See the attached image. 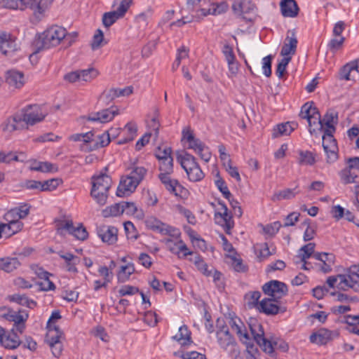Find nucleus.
I'll use <instances>...</instances> for the list:
<instances>
[{
    "label": "nucleus",
    "mask_w": 359,
    "mask_h": 359,
    "mask_svg": "<svg viewBox=\"0 0 359 359\" xmlns=\"http://www.w3.org/2000/svg\"><path fill=\"white\" fill-rule=\"evenodd\" d=\"M186 173L189 180L194 182L202 180L205 176L199 165H197L194 168H191V170L186 172Z\"/></svg>",
    "instance_id": "obj_52"
},
{
    "label": "nucleus",
    "mask_w": 359,
    "mask_h": 359,
    "mask_svg": "<svg viewBox=\"0 0 359 359\" xmlns=\"http://www.w3.org/2000/svg\"><path fill=\"white\" fill-rule=\"evenodd\" d=\"M177 160L186 172L198 165L195 157L187 152L178 154Z\"/></svg>",
    "instance_id": "obj_34"
},
{
    "label": "nucleus",
    "mask_w": 359,
    "mask_h": 359,
    "mask_svg": "<svg viewBox=\"0 0 359 359\" xmlns=\"http://www.w3.org/2000/svg\"><path fill=\"white\" fill-rule=\"evenodd\" d=\"M133 92V86H126L123 88H111L104 92L103 96L110 101L120 97H127Z\"/></svg>",
    "instance_id": "obj_28"
},
{
    "label": "nucleus",
    "mask_w": 359,
    "mask_h": 359,
    "mask_svg": "<svg viewBox=\"0 0 359 359\" xmlns=\"http://www.w3.org/2000/svg\"><path fill=\"white\" fill-rule=\"evenodd\" d=\"M281 224L279 222H275L264 226L263 231L266 234L273 236L278 233Z\"/></svg>",
    "instance_id": "obj_60"
},
{
    "label": "nucleus",
    "mask_w": 359,
    "mask_h": 359,
    "mask_svg": "<svg viewBox=\"0 0 359 359\" xmlns=\"http://www.w3.org/2000/svg\"><path fill=\"white\" fill-rule=\"evenodd\" d=\"M318 109L317 107L313 106V102H306L301 108V111L299 113V116L303 119H306L307 121L311 118V116L315 115L318 112Z\"/></svg>",
    "instance_id": "obj_45"
},
{
    "label": "nucleus",
    "mask_w": 359,
    "mask_h": 359,
    "mask_svg": "<svg viewBox=\"0 0 359 359\" xmlns=\"http://www.w3.org/2000/svg\"><path fill=\"white\" fill-rule=\"evenodd\" d=\"M182 140L188 142V148L193 149L198 154L201 158L205 162H208L211 157V153L208 147L199 139L196 138L193 133L187 129L182 131Z\"/></svg>",
    "instance_id": "obj_9"
},
{
    "label": "nucleus",
    "mask_w": 359,
    "mask_h": 359,
    "mask_svg": "<svg viewBox=\"0 0 359 359\" xmlns=\"http://www.w3.org/2000/svg\"><path fill=\"white\" fill-rule=\"evenodd\" d=\"M3 132L11 134L16 130H22L26 129L25 123L22 121L18 113L7 118L1 125Z\"/></svg>",
    "instance_id": "obj_21"
},
{
    "label": "nucleus",
    "mask_w": 359,
    "mask_h": 359,
    "mask_svg": "<svg viewBox=\"0 0 359 359\" xmlns=\"http://www.w3.org/2000/svg\"><path fill=\"white\" fill-rule=\"evenodd\" d=\"M315 162V157L311 151H302L299 152V163L300 165H312Z\"/></svg>",
    "instance_id": "obj_56"
},
{
    "label": "nucleus",
    "mask_w": 359,
    "mask_h": 359,
    "mask_svg": "<svg viewBox=\"0 0 359 359\" xmlns=\"http://www.w3.org/2000/svg\"><path fill=\"white\" fill-rule=\"evenodd\" d=\"M128 170H130V172L127 175L139 184L144 180L147 173V170L144 167L139 166L136 164H133L128 168Z\"/></svg>",
    "instance_id": "obj_38"
},
{
    "label": "nucleus",
    "mask_w": 359,
    "mask_h": 359,
    "mask_svg": "<svg viewBox=\"0 0 359 359\" xmlns=\"http://www.w3.org/2000/svg\"><path fill=\"white\" fill-rule=\"evenodd\" d=\"M123 214L130 216H134L139 219L144 217V212L141 208H139L133 202L123 201Z\"/></svg>",
    "instance_id": "obj_33"
},
{
    "label": "nucleus",
    "mask_w": 359,
    "mask_h": 359,
    "mask_svg": "<svg viewBox=\"0 0 359 359\" xmlns=\"http://www.w3.org/2000/svg\"><path fill=\"white\" fill-rule=\"evenodd\" d=\"M327 283L331 288L336 285L338 289L344 291L351 288L359 292V265L350 267L344 274L330 276L327 279Z\"/></svg>",
    "instance_id": "obj_4"
},
{
    "label": "nucleus",
    "mask_w": 359,
    "mask_h": 359,
    "mask_svg": "<svg viewBox=\"0 0 359 359\" xmlns=\"http://www.w3.org/2000/svg\"><path fill=\"white\" fill-rule=\"evenodd\" d=\"M139 292L140 290L138 287L130 285H123L118 290L120 297L133 295Z\"/></svg>",
    "instance_id": "obj_59"
},
{
    "label": "nucleus",
    "mask_w": 359,
    "mask_h": 359,
    "mask_svg": "<svg viewBox=\"0 0 359 359\" xmlns=\"http://www.w3.org/2000/svg\"><path fill=\"white\" fill-rule=\"evenodd\" d=\"M135 270L134 264L132 263L122 266L117 275L118 282L125 283L128 280L130 276L135 272Z\"/></svg>",
    "instance_id": "obj_44"
},
{
    "label": "nucleus",
    "mask_w": 359,
    "mask_h": 359,
    "mask_svg": "<svg viewBox=\"0 0 359 359\" xmlns=\"http://www.w3.org/2000/svg\"><path fill=\"white\" fill-rule=\"evenodd\" d=\"M0 344L6 348L15 349L18 348L20 344V339L18 334L15 332H4L2 336V339L0 340Z\"/></svg>",
    "instance_id": "obj_27"
},
{
    "label": "nucleus",
    "mask_w": 359,
    "mask_h": 359,
    "mask_svg": "<svg viewBox=\"0 0 359 359\" xmlns=\"http://www.w3.org/2000/svg\"><path fill=\"white\" fill-rule=\"evenodd\" d=\"M188 53L189 49L184 46L178 48L174 65L177 67L182 65V67H185L188 62Z\"/></svg>",
    "instance_id": "obj_46"
},
{
    "label": "nucleus",
    "mask_w": 359,
    "mask_h": 359,
    "mask_svg": "<svg viewBox=\"0 0 359 359\" xmlns=\"http://www.w3.org/2000/svg\"><path fill=\"white\" fill-rule=\"evenodd\" d=\"M313 258L316 260L320 261L323 264H328V265H332L334 264V256L331 253H320L316 252L313 254ZM327 267L329 266H327Z\"/></svg>",
    "instance_id": "obj_57"
},
{
    "label": "nucleus",
    "mask_w": 359,
    "mask_h": 359,
    "mask_svg": "<svg viewBox=\"0 0 359 359\" xmlns=\"http://www.w3.org/2000/svg\"><path fill=\"white\" fill-rule=\"evenodd\" d=\"M145 225L148 229L157 231L163 235H168L170 236H177L180 235L179 229L162 222L154 216H149L145 219Z\"/></svg>",
    "instance_id": "obj_13"
},
{
    "label": "nucleus",
    "mask_w": 359,
    "mask_h": 359,
    "mask_svg": "<svg viewBox=\"0 0 359 359\" xmlns=\"http://www.w3.org/2000/svg\"><path fill=\"white\" fill-rule=\"evenodd\" d=\"M138 185V183L126 175L120 181L116 195L119 197L129 196L135 191Z\"/></svg>",
    "instance_id": "obj_24"
},
{
    "label": "nucleus",
    "mask_w": 359,
    "mask_h": 359,
    "mask_svg": "<svg viewBox=\"0 0 359 359\" xmlns=\"http://www.w3.org/2000/svg\"><path fill=\"white\" fill-rule=\"evenodd\" d=\"M137 127L134 122L128 123L123 130L126 137L118 140V144H123L134 140L137 135Z\"/></svg>",
    "instance_id": "obj_40"
},
{
    "label": "nucleus",
    "mask_w": 359,
    "mask_h": 359,
    "mask_svg": "<svg viewBox=\"0 0 359 359\" xmlns=\"http://www.w3.org/2000/svg\"><path fill=\"white\" fill-rule=\"evenodd\" d=\"M259 311L268 316H274L286 311L285 306L278 304V299L274 298H264L259 304Z\"/></svg>",
    "instance_id": "obj_20"
},
{
    "label": "nucleus",
    "mask_w": 359,
    "mask_h": 359,
    "mask_svg": "<svg viewBox=\"0 0 359 359\" xmlns=\"http://www.w3.org/2000/svg\"><path fill=\"white\" fill-rule=\"evenodd\" d=\"M18 114L22 121L25 123V128L27 130L29 126H34L41 122L48 113L40 105L30 104L24 107Z\"/></svg>",
    "instance_id": "obj_8"
},
{
    "label": "nucleus",
    "mask_w": 359,
    "mask_h": 359,
    "mask_svg": "<svg viewBox=\"0 0 359 359\" xmlns=\"http://www.w3.org/2000/svg\"><path fill=\"white\" fill-rule=\"evenodd\" d=\"M297 187L298 186H296L294 189H285L283 190L277 191L273 195L271 199L273 201H276L294 198L299 192V191H297Z\"/></svg>",
    "instance_id": "obj_42"
},
{
    "label": "nucleus",
    "mask_w": 359,
    "mask_h": 359,
    "mask_svg": "<svg viewBox=\"0 0 359 359\" xmlns=\"http://www.w3.org/2000/svg\"><path fill=\"white\" fill-rule=\"evenodd\" d=\"M297 127V123L295 122H287L285 123L278 124L273 129V137H278L282 135H289Z\"/></svg>",
    "instance_id": "obj_37"
},
{
    "label": "nucleus",
    "mask_w": 359,
    "mask_h": 359,
    "mask_svg": "<svg viewBox=\"0 0 359 359\" xmlns=\"http://www.w3.org/2000/svg\"><path fill=\"white\" fill-rule=\"evenodd\" d=\"M97 233L102 242L109 245L115 243L118 239V229L113 226H100L97 228Z\"/></svg>",
    "instance_id": "obj_22"
},
{
    "label": "nucleus",
    "mask_w": 359,
    "mask_h": 359,
    "mask_svg": "<svg viewBox=\"0 0 359 359\" xmlns=\"http://www.w3.org/2000/svg\"><path fill=\"white\" fill-rule=\"evenodd\" d=\"M57 231L59 234H64L68 232L69 234L73 229V222L72 220L59 219L55 221Z\"/></svg>",
    "instance_id": "obj_48"
},
{
    "label": "nucleus",
    "mask_w": 359,
    "mask_h": 359,
    "mask_svg": "<svg viewBox=\"0 0 359 359\" xmlns=\"http://www.w3.org/2000/svg\"><path fill=\"white\" fill-rule=\"evenodd\" d=\"M60 257L66 262L67 270L69 272L76 273V265L79 262V258L72 253L67 252L60 255Z\"/></svg>",
    "instance_id": "obj_43"
},
{
    "label": "nucleus",
    "mask_w": 359,
    "mask_h": 359,
    "mask_svg": "<svg viewBox=\"0 0 359 359\" xmlns=\"http://www.w3.org/2000/svg\"><path fill=\"white\" fill-rule=\"evenodd\" d=\"M228 9V4L226 2H222L217 6L213 5L212 8H210L204 15L212 14L218 15L224 13Z\"/></svg>",
    "instance_id": "obj_61"
},
{
    "label": "nucleus",
    "mask_w": 359,
    "mask_h": 359,
    "mask_svg": "<svg viewBox=\"0 0 359 359\" xmlns=\"http://www.w3.org/2000/svg\"><path fill=\"white\" fill-rule=\"evenodd\" d=\"M180 235L177 236V237ZM177 237V236H175ZM168 249L179 258H184L187 255H192L194 253L187 246V245L180 239L176 238H168L165 241Z\"/></svg>",
    "instance_id": "obj_18"
},
{
    "label": "nucleus",
    "mask_w": 359,
    "mask_h": 359,
    "mask_svg": "<svg viewBox=\"0 0 359 359\" xmlns=\"http://www.w3.org/2000/svg\"><path fill=\"white\" fill-rule=\"evenodd\" d=\"M215 184L225 198L229 199V198H231V194L229 191L225 181L220 177L219 172L216 174Z\"/></svg>",
    "instance_id": "obj_50"
},
{
    "label": "nucleus",
    "mask_w": 359,
    "mask_h": 359,
    "mask_svg": "<svg viewBox=\"0 0 359 359\" xmlns=\"http://www.w3.org/2000/svg\"><path fill=\"white\" fill-rule=\"evenodd\" d=\"M265 294L269 295L275 299H279L287 294V286L278 280H271L262 286Z\"/></svg>",
    "instance_id": "obj_15"
},
{
    "label": "nucleus",
    "mask_w": 359,
    "mask_h": 359,
    "mask_svg": "<svg viewBox=\"0 0 359 359\" xmlns=\"http://www.w3.org/2000/svg\"><path fill=\"white\" fill-rule=\"evenodd\" d=\"M337 123V114L333 111L329 110L322 118L323 130L328 133H334V124Z\"/></svg>",
    "instance_id": "obj_30"
},
{
    "label": "nucleus",
    "mask_w": 359,
    "mask_h": 359,
    "mask_svg": "<svg viewBox=\"0 0 359 359\" xmlns=\"http://www.w3.org/2000/svg\"><path fill=\"white\" fill-rule=\"evenodd\" d=\"M119 114L117 106H111V107L102 109L97 112L90 114L86 120L93 122H99L101 123H108L112 121L115 116Z\"/></svg>",
    "instance_id": "obj_17"
},
{
    "label": "nucleus",
    "mask_w": 359,
    "mask_h": 359,
    "mask_svg": "<svg viewBox=\"0 0 359 359\" xmlns=\"http://www.w3.org/2000/svg\"><path fill=\"white\" fill-rule=\"evenodd\" d=\"M113 130L111 128L109 131L98 135H95L91 131L85 133H76L71 135L69 139L74 142H81V150L88 152L107 146L111 141L110 136H115V134L112 133Z\"/></svg>",
    "instance_id": "obj_1"
},
{
    "label": "nucleus",
    "mask_w": 359,
    "mask_h": 359,
    "mask_svg": "<svg viewBox=\"0 0 359 359\" xmlns=\"http://www.w3.org/2000/svg\"><path fill=\"white\" fill-rule=\"evenodd\" d=\"M251 334L254 341L266 353L271 354L273 353L274 346L276 343H272L264 337V331L262 325L256 320H252L249 323Z\"/></svg>",
    "instance_id": "obj_10"
},
{
    "label": "nucleus",
    "mask_w": 359,
    "mask_h": 359,
    "mask_svg": "<svg viewBox=\"0 0 359 359\" xmlns=\"http://www.w3.org/2000/svg\"><path fill=\"white\" fill-rule=\"evenodd\" d=\"M331 338V332L327 329H320L311 334L309 339L313 344L318 345L326 344Z\"/></svg>",
    "instance_id": "obj_32"
},
{
    "label": "nucleus",
    "mask_w": 359,
    "mask_h": 359,
    "mask_svg": "<svg viewBox=\"0 0 359 359\" xmlns=\"http://www.w3.org/2000/svg\"><path fill=\"white\" fill-rule=\"evenodd\" d=\"M261 297V292L259 291L249 292L245 294V299L249 308L259 309V299Z\"/></svg>",
    "instance_id": "obj_47"
},
{
    "label": "nucleus",
    "mask_w": 359,
    "mask_h": 359,
    "mask_svg": "<svg viewBox=\"0 0 359 359\" xmlns=\"http://www.w3.org/2000/svg\"><path fill=\"white\" fill-rule=\"evenodd\" d=\"M70 234L74 236L77 239L81 241L86 240L88 236L86 228H84L82 224H80L77 227L73 226V229L72 230Z\"/></svg>",
    "instance_id": "obj_58"
},
{
    "label": "nucleus",
    "mask_w": 359,
    "mask_h": 359,
    "mask_svg": "<svg viewBox=\"0 0 359 359\" xmlns=\"http://www.w3.org/2000/svg\"><path fill=\"white\" fill-rule=\"evenodd\" d=\"M30 205L28 204H22L8 210L4 215V219L6 222H17L25 219L29 214Z\"/></svg>",
    "instance_id": "obj_23"
},
{
    "label": "nucleus",
    "mask_w": 359,
    "mask_h": 359,
    "mask_svg": "<svg viewBox=\"0 0 359 359\" xmlns=\"http://www.w3.org/2000/svg\"><path fill=\"white\" fill-rule=\"evenodd\" d=\"M111 184L112 180L108 175L100 173L92 177L90 195L100 205H104L107 203Z\"/></svg>",
    "instance_id": "obj_7"
},
{
    "label": "nucleus",
    "mask_w": 359,
    "mask_h": 359,
    "mask_svg": "<svg viewBox=\"0 0 359 359\" xmlns=\"http://www.w3.org/2000/svg\"><path fill=\"white\" fill-rule=\"evenodd\" d=\"M285 41L288 42H285L281 48L280 55L282 56V59L278 62L276 67H286L291 60L292 56L296 52L297 40L294 33L292 32V36H287Z\"/></svg>",
    "instance_id": "obj_14"
},
{
    "label": "nucleus",
    "mask_w": 359,
    "mask_h": 359,
    "mask_svg": "<svg viewBox=\"0 0 359 359\" xmlns=\"http://www.w3.org/2000/svg\"><path fill=\"white\" fill-rule=\"evenodd\" d=\"M121 209H123V202L107 207L102 213L104 217H116L123 215Z\"/></svg>",
    "instance_id": "obj_51"
},
{
    "label": "nucleus",
    "mask_w": 359,
    "mask_h": 359,
    "mask_svg": "<svg viewBox=\"0 0 359 359\" xmlns=\"http://www.w3.org/2000/svg\"><path fill=\"white\" fill-rule=\"evenodd\" d=\"M255 7V4L251 1L237 0L233 2L232 10L235 14L241 15L244 13H249L254 10Z\"/></svg>",
    "instance_id": "obj_35"
},
{
    "label": "nucleus",
    "mask_w": 359,
    "mask_h": 359,
    "mask_svg": "<svg viewBox=\"0 0 359 359\" xmlns=\"http://www.w3.org/2000/svg\"><path fill=\"white\" fill-rule=\"evenodd\" d=\"M307 121L309 123V130L311 135H317L320 132L323 131L322 118L319 111L311 116Z\"/></svg>",
    "instance_id": "obj_39"
},
{
    "label": "nucleus",
    "mask_w": 359,
    "mask_h": 359,
    "mask_svg": "<svg viewBox=\"0 0 359 359\" xmlns=\"http://www.w3.org/2000/svg\"><path fill=\"white\" fill-rule=\"evenodd\" d=\"M280 6L284 17L294 18L298 15L299 9L295 0H282Z\"/></svg>",
    "instance_id": "obj_26"
},
{
    "label": "nucleus",
    "mask_w": 359,
    "mask_h": 359,
    "mask_svg": "<svg viewBox=\"0 0 359 359\" xmlns=\"http://www.w3.org/2000/svg\"><path fill=\"white\" fill-rule=\"evenodd\" d=\"M334 133L323 131V147L326 154V161L328 163H334L339 158L338 147L333 136Z\"/></svg>",
    "instance_id": "obj_12"
},
{
    "label": "nucleus",
    "mask_w": 359,
    "mask_h": 359,
    "mask_svg": "<svg viewBox=\"0 0 359 359\" xmlns=\"http://www.w3.org/2000/svg\"><path fill=\"white\" fill-rule=\"evenodd\" d=\"M62 180L60 178H53L41 182V191H51L55 190Z\"/></svg>",
    "instance_id": "obj_54"
},
{
    "label": "nucleus",
    "mask_w": 359,
    "mask_h": 359,
    "mask_svg": "<svg viewBox=\"0 0 359 359\" xmlns=\"http://www.w3.org/2000/svg\"><path fill=\"white\" fill-rule=\"evenodd\" d=\"M159 161L158 178L164 184L165 189L176 196H182L186 194L187 190L178 182L177 180L170 177L173 172V159L172 158H165V160Z\"/></svg>",
    "instance_id": "obj_2"
},
{
    "label": "nucleus",
    "mask_w": 359,
    "mask_h": 359,
    "mask_svg": "<svg viewBox=\"0 0 359 359\" xmlns=\"http://www.w3.org/2000/svg\"><path fill=\"white\" fill-rule=\"evenodd\" d=\"M216 337L219 347L226 351L231 358L237 359L239 357L240 350L236 339L224 321L217 320Z\"/></svg>",
    "instance_id": "obj_5"
},
{
    "label": "nucleus",
    "mask_w": 359,
    "mask_h": 359,
    "mask_svg": "<svg viewBox=\"0 0 359 359\" xmlns=\"http://www.w3.org/2000/svg\"><path fill=\"white\" fill-rule=\"evenodd\" d=\"M20 262L17 257H5L0 259V269L10 273L18 269Z\"/></svg>",
    "instance_id": "obj_41"
},
{
    "label": "nucleus",
    "mask_w": 359,
    "mask_h": 359,
    "mask_svg": "<svg viewBox=\"0 0 359 359\" xmlns=\"http://www.w3.org/2000/svg\"><path fill=\"white\" fill-rule=\"evenodd\" d=\"M61 318L58 311H54L47 322V333L46 341L51 348L52 353L56 358H58L62 351V344L60 339L63 334L55 322Z\"/></svg>",
    "instance_id": "obj_3"
},
{
    "label": "nucleus",
    "mask_w": 359,
    "mask_h": 359,
    "mask_svg": "<svg viewBox=\"0 0 359 359\" xmlns=\"http://www.w3.org/2000/svg\"><path fill=\"white\" fill-rule=\"evenodd\" d=\"M67 35L66 29L58 25H53L38 35L35 40V46L39 50L48 49L59 45Z\"/></svg>",
    "instance_id": "obj_6"
},
{
    "label": "nucleus",
    "mask_w": 359,
    "mask_h": 359,
    "mask_svg": "<svg viewBox=\"0 0 359 359\" xmlns=\"http://www.w3.org/2000/svg\"><path fill=\"white\" fill-rule=\"evenodd\" d=\"M124 229L128 238L136 239L137 238L136 229L131 222L128 221L124 223Z\"/></svg>",
    "instance_id": "obj_62"
},
{
    "label": "nucleus",
    "mask_w": 359,
    "mask_h": 359,
    "mask_svg": "<svg viewBox=\"0 0 359 359\" xmlns=\"http://www.w3.org/2000/svg\"><path fill=\"white\" fill-rule=\"evenodd\" d=\"M103 40L104 34L101 29H98L93 36V42L91 43L92 49L95 50L99 48L102 45V42L103 41Z\"/></svg>",
    "instance_id": "obj_63"
},
{
    "label": "nucleus",
    "mask_w": 359,
    "mask_h": 359,
    "mask_svg": "<svg viewBox=\"0 0 359 359\" xmlns=\"http://www.w3.org/2000/svg\"><path fill=\"white\" fill-rule=\"evenodd\" d=\"M315 248V243H309L306 245L302 246L299 250L298 257L300 258L301 261H304L309 259L311 257H313Z\"/></svg>",
    "instance_id": "obj_49"
},
{
    "label": "nucleus",
    "mask_w": 359,
    "mask_h": 359,
    "mask_svg": "<svg viewBox=\"0 0 359 359\" xmlns=\"http://www.w3.org/2000/svg\"><path fill=\"white\" fill-rule=\"evenodd\" d=\"M175 355L181 357L183 359H206L205 355L197 351L186 352L182 354L180 353H175Z\"/></svg>",
    "instance_id": "obj_64"
},
{
    "label": "nucleus",
    "mask_w": 359,
    "mask_h": 359,
    "mask_svg": "<svg viewBox=\"0 0 359 359\" xmlns=\"http://www.w3.org/2000/svg\"><path fill=\"white\" fill-rule=\"evenodd\" d=\"M230 325L238 335L240 341L246 345L248 353L255 352V345L243 323L239 318H231Z\"/></svg>",
    "instance_id": "obj_11"
},
{
    "label": "nucleus",
    "mask_w": 359,
    "mask_h": 359,
    "mask_svg": "<svg viewBox=\"0 0 359 359\" xmlns=\"http://www.w3.org/2000/svg\"><path fill=\"white\" fill-rule=\"evenodd\" d=\"M97 74V69H77L65 74L64 79L70 83L81 81H89Z\"/></svg>",
    "instance_id": "obj_16"
},
{
    "label": "nucleus",
    "mask_w": 359,
    "mask_h": 359,
    "mask_svg": "<svg viewBox=\"0 0 359 359\" xmlns=\"http://www.w3.org/2000/svg\"><path fill=\"white\" fill-rule=\"evenodd\" d=\"M1 5L2 7L10 9H20L25 8V0H1Z\"/></svg>",
    "instance_id": "obj_53"
},
{
    "label": "nucleus",
    "mask_w": 359,
    "mask_h": 359,
    "mask_svg": "<svg viewBox=\"0 0 359 359\" xmlns=\"http://www.w3.org/2000/svg\"><path fill=\"white\" fill-rule=\"evenodd\" d=\"M29 168L31 170L41 172H56L58 171V167L56 164L48 161H34L31 163Z\"/></svg>",
    "instance_id": "obj_29"
},
{
    "label": "nucleus",
    "mask_w": 359,
    "mask_h": 359,
    "mask_svg": "<svg viewBox=\"0 0 359 359\" xmlns=\"http://www.w3.org/2000/svg\"><path fill=\"white\" fill-rule=\"evenodd\" d=\"M219 204L221 205V210L215 213V222L222 226L225 232L229 234L234 224L232 216L228 212V208L224 203H219Z\"/></svg>",
    "instance_id": "obj_19"
},
{
    "label": "nucleus",
    "mask_w": 359,
    "mask_h": 359,
    "mask_svg": "<svg viewBox=\"0 0 359 359\" xmlns=\"http://www.w3.org/2000/svg\"><path fill=\"white\" fill-rule=\"evenodd\" d=\"M6 82L15 88H20L25 84L24 73L15 69H10L6 73Z\"/></svg>",
    "instance_id": "obj_25"
},
{
    "label": "nucleus",
    "mask_w": 359,
    "mask_h": 359,
    "mask_svg": "<svg viewBox=\"0 0 359 359\" xmlns=\"http://www.w3.org/2000/svg\"><path fill=\"white\" fill-rule=\"evenodd\" d=\"M339 175L342 183L345 184L355 183L359 178V170L350 168L349 166H347L341 170Z\"/></svg>",
    "instance_id": "obj_31"
},
{
    "label": "nucleus",
    "mask_w": 359,
    "mask_h": 359,
    "mask_svg": "<svg viewBox=\"0 0 359 359\" xmlns=\"http://www.w3.org/2000/svg\"><path fill=\"white\" fill-rule=\"evenodd\" d=\"M120 18L121 17L115 11L105 13L102 16L103 25L105 27H109Z\"/></svg>",
    "instance_id": "obj_55"
},
{
    "label": "nucleus",
    "mask_w": 359,
    "mask_h": 359,
    "mask_svg": "<svg viewBox=\"0 0 359 359\" xmlns=\"http://www.w3.org/2000/svg\"><path fill=\"white\" fill-rule=\"evenodd\" d=\"M191 332L188 327L185 325L180 327L178 333L176 334L172 338L182 346L189 345L192 343L191 338Z\"/></svg>",
    "instance_id": "obj_36"
}]
</instances>
